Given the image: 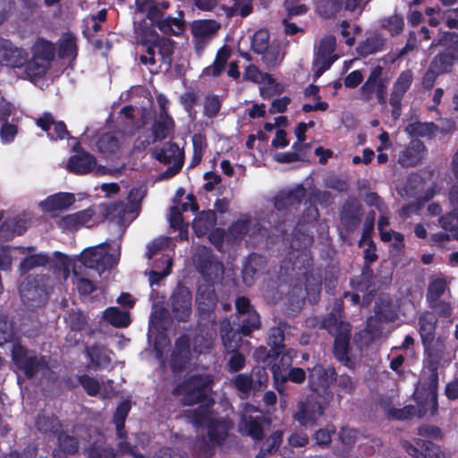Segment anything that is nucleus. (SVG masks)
Returning <instances> with one entry per match:
<instances>
[{
  "label": "nucleus",
  "mask_w": 458,
  "mask_h": 458,
  "mask_svg": "<svg viewBox=\"0 0 458 458\" xmlns=\"http://www.w3.org/2000/svg\"><path fill=\"white\" fill-rule=\"evenodd\" d=\"M0 48L3 51L2 61L6 66L25 68L30 61L27 51L15 47L9 39L1 38Z\"/></svg>",
  "instance_id": "4be33fe9"
},
{
  "label": "nucleus",
  "mask_w": 458,
  "mask_h": 458,
  "mask_svg": "<svg viewBox=\"0 0 458 458\" xmlns=\"http://www.w3.org/2000/svg\"><path fill=\"white\" fill-rule=\"evenodd\" d=\"M427 152V148L422 140H411L403 150V166L419 165L425 159Z\"/></svg>",
  "instance_id": "cd10ccee"
},
{
  "label": "nucleus",
  "mask_w": 458,
  "mask_h": 458,
  "mask_svg": "<svg viewBox=\"0 0 458 458\" xmlns=\"http://www.w3.org/2000/svg\"><path fill=\"white\" fill-rule=\"evenodd\" d=\"M439 44L446 47L452 53L437 55L430 64L440 73H444L448 72L453 65L454 58H458V35L454 32L445 31L439 38Z\"/></svg>",
  "instance_id": "4468645a"
},
{
  "label": "nucleus",
  "mask_w": 458,
  "mask_h": 458,
  "mask_svg": "<svg viewBox=\"0 0 458 458\" xmlns=\"http://www.w3.org/2000/svg\"><path fill=\"white\" fill-rule=\"evenodd\" d=\"M448 288V282L443 276H437L430 280L427 290V301H435L440 300V297Z\"/></svg>",
  "instance_id": "8fccbe9b"
},
{
  "label": "nucleus",
  "mask_w": 458,
  "mask_h": 458,
  "mask_svg": "<svg viewBox=\"0 0 458 458\" xmlns=\"http://www.w3.org/2000/svg\"><path fill=\"white\" fill-rule=\"evenodd\" d=\"M384 43V38L380 35L375 34L360 42L356 50L360 55L368 56L381 51L383 49Z\"/></svg>",
  "instance_id": "a19ab883"
},
{
  "label": "nucleus",
  "mask_w": 458,
  "mask_h": 458,
  "mask_svg": "<svg viewBox=\"0 0 458 458\" xmlns=\"http://www.w3.org/2000/svg\"><path fill=\"white\" fill-rule=\"evenodd\" d=\"M169 306L176 321L188 322L192 311V294L190 289L185 285L178 284L170 295Z\"/></svg>",
  "instance_id": "9b49d317"
},
{
  "label": "nucleus",
  "mask_w": 458,
  "mask_h": 458,
  "mask_svg": "<svg viewBox=\"0 0 458 458\" xmlns=\"http://www.w3.org/2000/svg\"><path fill=\"white\" fill-rule=\"evenodd\" d=\"M271 371L274 380V386L280 394H283L285 392L284 385L288 381L301 385L308 377L306 371L299 367H293L286 370L285 369H282L279 365L274 363L271 366Z\"/></svg>",
  "instance_id": "f3484780"
},
{
  "label": "nucleus",
  "mask_w": 458,
  "mask_h": 458,
  "mask_svg": "<svg viewBox=\"0 0 458 458\" xmlns=\"http://www.w3.org/2000/svg\"><path fill=\"white\" fill-rule=\"evenodd\" d=\"M71 331L81 332L88 324L86 316L81 310H72L65 318Z\"/></svg>",
  "instance_id": "052dcab7"
},
{
  "label": "nucleus",
  "mask_w": 458,
  "mask_h": 458,
  "mask_svg": "<svg viewBox=\"0 0 458 458\" xmlns=\"http://www.w3.org/2000/svg\"><path fill=\"white\" fill-rule=\"evenodd\" d=\"M336 59L337 55H334L332 58H324L316 55L312 64L313 80L317 81L326 71L329 70Z\"/></svg>",
  "instance_id": "338daca9"
},
{
  "label": "nucleus",
  "mask_w": 458,
  "mask_h": 458,
  "mask_svg": "<svg viewBox=\"0 0 458 458\" xmlns=\"http://www.w3.org/2000/svg\"><path fill=\"white\" fill-rule=\"evenodd\" d=\"M55 44L43 37H38L30 47V58L28 62L24 74L26 78L35 83L43 79L52 66L55 58Z\"/></svg>",
  "instance_id": "39448f33"
},
{
  "label": "nucleus",
  "mask_w": 458,
  "mask_h": 458,
  "mask_svg": "<svg viewBox=\"0 0 458 458\" xmlns=\"http://www.w3.org/2000/svg\"><path fill=\"white\" fill-rule=\"evenodd\" d=\"M55 44L56 47L55 55H57L60 60L66 61L70 65H72L79 54L76 36L70 30H67Z\"/></svg>",
  "instance_id": "5701e85b"
},
{
  "label": "nucleus",
  "mask_w": 458,
  "mask_h": 458,
  "mask_svg": "<svg viewBox=\"0 0 458 458\" xmlns=\"http://www.w3.org/2000/svg\"><path fill=\"white\" fill-rule=\"evenodd\" d=\"M229 57L230 51L225 47H220L216 52L214 62L203 70L202 74L214 78L218 77L225 70Z\"/></svg>",
  "instance_id": "f704fd0d"
},
{
  "label": "nucleus",
  "mask_w": 458,
  "mask_h": 458,
  "mask_svg": "<svg viewBox=\"0 0 458 458\" xmlns=\"http://www.w3.org/2000/svg\"><path fill=\"white\" fill-rule=\"evenodd\" d=\"M114 449L106 444L91 443L88 449V458H115Z\"/></svg>",
  "instance_id": "13d9d810"
},
{
  "label": "nucleus",
  "mask_w": 458,
  "mask_h": 458,
  "mask_svg": "<svg viewBox=\"0 0 458 458\" xmlns=\"http://www.w3.org/2000/svg\"><path fill=\"white\" fill-rule=\"evenodd\" d=\"M336 47V39L334 36H326L320 42L316 53L318 57L332 58Z\"/></svg>",
  "instance_id": "0e129e2a"
},
{
  "label": "nucleus",
  "mask_w": 458,
  "mask_h": 458,
  "mask_svg": "<svg viewBox=\"0 0 458 458\" xmlns=\"http://www.w3.org/2000/svg\"><path fill=\"white\" fill-rule=\"evenodd\" d=\"M238 432L255 441H261L265 437L263 418L259 416L242 415L238 424Z\"/></svg>",
  "instance_id": "a878e982"
},
{
  "label": "nucleus",
  "mask_w": 458,
  "mask_h": 458,
  "mask_svg": "<svg viewBox=\"0 0 458 458\" xmlns=\"http://www.w3.org/2000/svg\"><path fill=\"white\" fill-rule=\"evenodd\" d=\"M174 126L175 123L173 117L165 118L158 115L150 127L154 141L159 142L168 138L174 133Z\"/></svg>",
  "instance_id": "72a5a7b5"
},
{
  "label": "nucleus",
  "mask_w": 458,
  "mask_h": 458,
  "mask_svg": "<svg viewBox=\"0 0 458 458\" xmlns=\"http://www.w3.org/2000/svg\"><path fill=\"white\" fill-rule=\"evenodd\" d=\"M324 406L313 398H307L304 402L298 404V411L294 414V419L304 427H311L317 424V421L324 416Z\"/></svg>",
  "instance_id": "a211bd4d"
},
{
  "label": "nucleus",
  "mask_w": 458,
  "mask_h": 458,
  "mask_svg": "<svg viewBox=\"0 0 458 458\" xmlns=\"http://www.w3.org/2000/svg\"><path fill=\"white\" fill-rule=\"evenodd\" d=\"M239 329L234 331L231 327L230 323L227 322L225 325H222L220 327V337L224 347L227 352L237 349L238 344L236 337L239 335Z\"/></svg>",
  "instance_id": "5fc2aeb1"
},
{
  "label": "nucleus",
  "mask_w": 458,
  "mask_h": 458,
  "mask_svg": "<svg viewBox=\"0 0 458 458\" xmlns=\"http://www.w3.org/2000/svg\"><path fill=\"white\" fill-rule=\"evenodd\" d=\"M424 185L425 181L419 174L412 173L407 177L404 191L411 199L408 203H403V217L417 213L424 202L428 201L436 195L435 184L423 191Z\"/></svg>",
  "instance_id": "0eeeda50"
},
{
  "label": "nucleus",
  "mask_w": 458,
  "mask_h": 458,
  "mask_svg": "<svg viewBox=\"0 0 458 458\" xmlns=\"http://www.w3.org/2000/svg\"><path fill=\"white\" fill-rule=\"evenodd\" d=\"M35 426L39 432L53 435L57 434L62 428L58 418L54 414H38L35 421Z\"/></svg>",
  "instance_id": "ea45409f"
},
{
  "label": "nucleus",
  "mask_w": 458,
  "mask_h": 458,
  "mask_svg": "<svg viewBox=\"0 0 458 458\" xmlns=\"http://www.w3.org/2000/svg\"><path fill=\"white\" fill-rule=\"evenodd\" d=\"M76 201L75 195L71 192H57L47 196L39 206L45 212L64 211Z\"/></svg>",
  "instance_id": "bb28decb"
},
{
  "label": "nucleus",
  "mask_w": 458,
  "mask_h": 458,
  "mask_svg": "<svg viewBox=\"0 0 458 458\" xmlns=\"http://www.w3.org/2000/svg\"><path fill=\"white\" fill-rule=\"evenodd\" d=\"M216 447L220 446L215 445V444L211 443L208 438L201 437L193 444V456L195 458H211L215 454Z\"/></svg>",
  "instance_id": "603ef678"
},
{
  "label": "nucleus",
  "mask_w": 458,
  "mask_h": 458,
  "mask_svg": "<svg viewBox=\"0 0 458 458\" xmlns=\"http://www.w3.org/2000/svg\"><path fill=\"white\" fill-rule=\"evenodd\" d=\"M335 386L336 395L340 402L344 394H351L355 389V382L352 377L345 373L338 375L336 373V379H333V384Z\"/></svg>",
  "instance_id": "49530a36"
},
{
  "label": "nucleus",
  "mask_w": 458,
  "mask_h": 458,
  "mask_svg": "<svg viewBox=\"0 0 458 458\" xmlns=\"http://www.w3.org/2000/svg\"><path fill=\"white\" fill-rule=\"evenodd\" d=\"M216 215L214 210H207L199 213L198 219L193 223V229L198 236L205 234L216 223Z\"/></svg>",
  "instance_id": "a18cd8bd"
},
{
  "label": "nucleus",
  "mask_w": 458,
  "mask_h": 458,
  "mask_svg": "<svg viewBox=\"0 0 458 458\" xmlns=\"http://www.w3.org/2000/svg\"><path fill=\"white\" fill-rule=\"evenodd\" d=\"M95 215L92 208H86L78 212L62 216L57 225L60 228L68 231H77L87 225Z\"/></svg>",
  "instance_id": "c756f323"
},
{
  "label": "nucleus",
  "mask_w": 458,
  "mask_h": 458,
  "mask_svg": "<svg viewBox=\"0 0 458 458\" xmlns=\"http://www.w3.org/2000/svg\"><path fill=\"white\" fill-rule=\"evenodd\" d=\"M319 218V212L316 205L310 204L301 213L296 227L293 229V242L292 246L296 242H301L305 248L308 244H310L313 238L309 233L301 232L299 227L306 225L313 226Z\"/></svg>",
  "instance_id": "aec40b11"
},
{
  "label": "nucleus",
  "mask_w": 458,
  "mask_h": 458,
  "mask_svg": "<svg viewBox=\"0 0 458 458\" xmlns=\"http://www.w3.org/2000/svg\"><path fill=\"white\" fill-rule=\"evenodd\" d=\"M269 30H255L251 37V48L257 54H264L269 47Z\"/></svg>",
  "instance_id": "4d7b16f0"
},
{
  "label": "nucleus",
  "mask_w": 458,
  "mask_h": 458,
  "mask_svg": "<svg viewBox=\"0 0 458 458\" xmlns=\"http://www.w3.org/2000/svg\"><path fill=\"white\" fill-rule=\"evenodd\" d=\"M97 147L102 154L113 155L119 150L120 142L115 135L105 133L98 138Z\"/></svg>",
  "instance_id": "de8ad7c7"
},
{
  "label": "nucleus",
  "mask_w": 458,
  "mask_h": 458,
  "mask_svg": "<svg viewBox=\"0 0 458 458\" xmlns=\"http://www.w3.org/2000/svg\"><path fill=\"white\" fill-rule=\"evenodd\" d=\"M99 30H83L84 35L88 38L89 43L95 51H98L102 55L106 56L112 48V43L105 38L104 35H98Z\"/></svg>",
  "instance_id": "79ce46f5"
},
{
  "label": "nucleus",
  "mask_w": 458,
  "mask_h": 458,
  "mask_svg": "<svg viewBox=\"0 0 458 458\" xmlns=\"http://www.w3.org/2000/svg\"><path fill=\"white\" fill-rule=\"evenodd\" d=\"M262 256L252 253L248 257L247 262L242 268V281L247 286H251L255 281V276L258 274L256 265L262 261Z\"/></svg>",
  "instance_id": "c03bdc74"
},
{
  "label": "nucleus",
  "mask_w": 458,
  "mask_h": 458,
  "mask_svg": "<svg viewBox=\"0 0 458 458\" xmlns=\"http://www.w3.org/2000/svg\"><path fill=\"white\" fill-rule=\"evenodd\" d=\"M384 320L374 314L368 318L366 327L354 335V342L359 348L368 347L382 335V323Z\"/></svg>",
  "instance_id": "b1692460"
},
{
  "label": "nucleus",
  "mask_w": 458,
  "mask_h": 458,
  "mask_svg": "<svg viewBox=\"0 0 458 458\" xmlns=\"http://www.w3.org/2000/svg\"><path fill=\"white\" fill-rule=\"evenodd\" d=\"M252 374H238L233 379V387L241 394L248 396L253 388Z\"/></svg>",
  "instance_id": "680f3d73"
},
{
  "label": "nucleus",
  "mask_w": 458,
  "mask_h": 458,
  "mask_svg": "<svg viewBox=\"0 0 458 458\" xmlns=\"http://www.w3.org/2000/svg\"><path fill=\"white\" fill-rule=\"evenodd\" d=\"M389 225V218L386 216L381 215L377 220V230L379 232L380 240L384 242H388L392 240L393 235L396 242H401V233L394 232L393 230H386Z\"/></svg>",
  "instance_id": "bf43d9fd"
},
{
  "label": "nucleus",
  "mask_w": 458,
  "mask_h": 458,
  "mask_svg": "<svg viewBox=\"0 0 458 458\" xmlns=\"http://www.w3.org/2000/svg\"><path fill=\"white\" fill-rule=\"evenodd\" d=\"M286 324L280 322L278 326L274 327L270 329L267 344L271 347V352L276 356H279L284 350V329Z\"/></svg>",
  "instance_id": "58836bf2"
},
{
  "label": "nucleus",
  "mask_w": 458,
  "mask_h": 458,
  "mask_svg": "<svg viewBox=\"0 0 458 458\" xmlns=\"http://www.w3.org/2000/svg\"><path fill=\"white\" fill-rule=\"evenodd\" d=\"M12 360L27 379H33L40 371L48 369L44 356L21 344L13 345Z\"/></svg>",
  "instance_id": "6e6552de"
},
{
  "label": "nucleus",
  "mask_w": 458,
  "mask_h": 458,
  "mask_svg": "<svg viewBox=\"0 0 458 458\" xmlns=\"http://www.w3.org/2000/svg\"><path fill=\"white\" fill-rule=\"evenodd\" d=\"M441 227L450 232V235L454 240L458 241V211L452 210L438 219Z\"/></svg>",
  "instance_id": "6e6d98bb"
},
{
  "label": "nucleus",
  "mask_w": 458,
  "mask_h": 458,
  "mask_svg": "<svg viewBox=\"0 0 458 458\" xmlns=\"http://www.w3.org/2000/svg\"><path fill=\"white\" fill-rule=\"evenodd\" d=\"M343 301L338 300L333 310L323 319V326L327 331L335 335L333 352L336 360L347 368L353 367L350 358V324L343 320Z\"/></svg>",
  "instance_id": "20e7f679"
},
{
  "label": "nucleus",
  "mask_w": 458,
  "mask_h": 458,
  "mask_svg": "<svg viewBox=\"0 0 458 458\" xmlns=\"http://www.w3.org/2000/svg\"><path fill=\"white\" fill-rule=\"evenodd\" d=\"M49 261L50 258L47 253L32 254L21 260L20 263V271L25 274L35 267L46 266Z\"/></svg>",
  "instance_id": "09e8293b"
},
{
  "label": "nucleus",
  "mask_w": 458,
  "mask_h": 458,
  "mask_svg": "<svg viewBox=\"0 0 458 458\" xmlns=\"http://www.w3.org/2000/svg\"><path fill=\"white\" fill-rule=\"evenodd\" d=\"M136 43L145 51L147 55H141L139 58L140 62L145 65L156 64V49L162 57V61L171 62L174 54V43L172 39L159 36L157 30H135Z\"/></svg>",
  "instance_id": "423d86ee"
},
{
  "label": "nucleus",
  "mask_w": 458,
  "mask_h": 458,
  "mask_svg": "<svg viewBox=\"0 0 458 458\" xmlns=\"http://www.w3.org/2000/svg\"><path fill=\"white\" fill-rule=\"evenodd\" d=\"M218 299L215 291L214 284H204L198 287L196 294V302L201 313L209 314L216 307Z\"/></svg>",
  "instance_id": "7c9ffc66"
},
{
  "label": "nucleus",
  "mask_w": 458,
  "mask_h": 458,
  "mask_svg": "<svg viewBox=\"0 0 458 458\" xmlns=\"http://www.w3.org/2000/svg\"><path fill=\"white\" fill-rule=\"evenodd\" d=\"M214 382L215 377L212 374H193L175 386L172 394L182 396L181 403L184 406L201 404L204 409H209L215 403L212 397Z\"/></svg>",
  "instance_id": "f257e3e1"
},
{
  "label": "nucleus",
  "mask_w": 458,
  "mask_h": 458,
  "mask_svg": "<svg viewBox=\"0 0 458 458\" xmlns=\"http://www.w3.org/2000/svg\"><path fill=\"white\" fill-rule=\"evenodd\" d=\"M108 245L107 242H104L84 249L80 255L82 265L99 273L113 268L117 264V259L106 250V247Z\"/></svg>",
  "instance_id": "9d476101"
},
{
  "label": "nucleus",
  "mask_w": 458,
  "mask_h": 458,
  "mask_svg": "<svg viewBox=\"0 0 458 458\" xmlns=\"http://www.w3.org/2000/svg\"><path fill=\"white\" fill-rule=\"evenodd\" d=\"M184 154L177 143L173 141L165 142L162 148H154L151 150V157L164 165H170L174 162L180 155Z\"/></svg>",
  "instance_id": "2f4dec72"
},
{
  "label": "nucleus",
  "mask_w": 458,
  "mask_h": 458,
  "mask_svg": "<svg viewBox=\"0 0 458 458\" xmlns=\"http://www.w3.org/2000/svg\"><path fill=\"white\" fill-rule=\"evenodd\" d=\"M350 286L353 291L363 293L362 307L370 305L377 291L374 272L370 266L364 264L360 274L351 278Z\"/></svg>",
  "instance_id": "2eb2a0df"
},
{
  "label": "nucleus",
  "mask_w": 458,
  "mask_h": 458,
  "mask_svg": "<svg viewBox=\"0 0 458 458\" xmlns=\"http://www.w3.org/2000/svg\"><path fill=\"white\" fill-rule=\"evenodd\" d=\"M419 324L420 334L425 350L428 352L430 357H433V351H430L429 346L435 338L437 318L434 313L425 312L420 315L419 318Z\"/></svg>",
  "instance_id": "c85d7f7f"
},
{
  "label": "nucleus",
  "mask_w": 458,
  "mask_h": 458,
  "mask_svg": "<svg viewBox=\"0 0 458 458\" xmlns=\"http://www.w3.org/2000/svg\"><path fill=\"white\" fill-rule=\"evenodd\" d=\"M222 101L216 95H208L204 101V115L208 118H215L220 112Z\"/></svg>",
  "instance_id": "774afa93"
},
{
  "label": "nucleus",
  "mask_w": 458,
  "mask_h": 458,
  "mask_svg": "<svg viewBox=\"0 0 458 458\" xmlns=\"http://www.w3.org/2000/svg\"><path fill=\"white\" fill-rule=\"evenodd\" d=\"M198 102V94L193 91H186L180 97V103L182 106L184 111L189 114L191 119L196 118V110L194 106Z\"/></svg>",
  "instance_id": "69168bd1"
},
{
  "label": "nucleus",
  "mask_w": 458,
  "mask_h": 458,
  "mask_svg": "<svg viewBox=\"0 0 458 458\" xmlns=\"http://www.w3.org/2000/svg\"><path fill=\"white\" fill-rule=\"evenodd\" d=\"M250 225L251 219L249 216L232 223L226 231V241L235 242L242 240L250 233Z\"/></svg>",
  "instance_id": "c9c22d12"
},
{
  "label": "nucleus",
  "mask_w": 458,
  "mask_h": 458,
  "mask_svg": "<svg viewBox=\"0 0 458 458\" xmlns=\"http://www.w3.org/2000/svg\"><path fill=\"white\" fill-rule=\"evenodd\" d=\"M405 131L411 136L432 138L438 131V124L433 122L421 123L414 121L406 126Z\"/></svg>",
  "instance_id": "4c0bfd02"
},
{
  "label": "nucleus",
  "mask_w": 458,
  "mask_h": 458,
  "mask_svg": "<svg viewBox=\"0 0 458 458\" xmlns=\"http://www.w3.org/2000/svg\"><path fill=\"white\" fill-rule=\"evenodd\" d=\"M307 191L302 183L289 190H282L274 198V207L278 211H284L292 207H298L306 197Z\"/></svg>",
  "instance_id": "412c9836"
},
{
  "label": "nucleus",
  "mask_w": 458,
  "mask_h": 458,
  "mask_svg": "<svg viewBox=\"0 0 458 458\" xmlns=\"http://www.w3.org/2000/svg\"><path fill=\"white\" fill-rule=\"evenodd\" d=\"M193 260L197 270L203 276H211L214 274V255L210 249L204 246L199 248Z\"/></svg>",
  "instance_id": "473e14b6"
},
{
  "label": "nucleus",
  "mask_w": 458,
  "mask_h": 458,
  "mask_svg": "<svg viewBox=\"0 0 458 458\" xmlns=\"http://www.w3.org/2000/svg\"><path fill=\"white\" fill-rule=\"evenodd\" d=\"M308 381L310 389L312 392L322 390L327 398H333V393L330 391V386L333 379H336V370L333 366L325 368L321 364H317L311 369H308Z\"/></svg>",
  "instance_id": "ddd939ff"
},
{
  "label": "nucleus",
  "mask_w": 458,
  "mask_h": 458,
  "mask_svg": "<svg viewBox=\"0 0 458 458\" xmlns=\"http://www.w3.org/2000/svg\"><path fill=\"white\" fill-rule=\"evenodd\" d=\"M103 318L117 328L127 327L131 324L130 313L118 307H108L104 311Z\"/></svg>",
  "instance_id": "e433bc0d"
},
{
  "label": "nucleus",
  "mask_w": 458,
  "mask_h": 458,
  "mask_svg": "<svg viewBox=\"0 0 458 458\" xmlns=\"http://www.w3.org/2000/svg\"><path fill=\"white\" fill-rule=\"evenodd\" d=\"M78 383L89 396H97L100 392V383L98 379L88 374H82L77 377Z\"/></svg>",
  "instance_id": "e2e57ef3"
},
{
  "label": "nucleus",
  "mask_w": 458,
  "mask_h": 458,
  "mask_svg": "<svg viewBox=\"0 0 458 458\" xmlns=\"http://www.w3.org/2000/svg\"><path fill=\"white\" fill-rule=\"evenodd\" d=\"M362 215V206L357 199L349 197L344 200L339 211V219L347 234L360 226Z\"/></svg>",
  "instance_id": "dca6fc26"
},
{
  "label": "nucleus",
  "mask_w": 458,
  "mask_h": 458,
  "mask_svg": "<svg viewBox=\"0 0 458 458\" xmlns=\"http://www.w3.org/2000/svg\"><path fill=\"white\" fill-rule=\"evenodd\" d=\"M242 317L239 332L243 336H250L254 331L260 328L261 320L257 311H250V313L242 315Z\"/></svg>",
  "instance_id": "37998d69"
},
{
  "label": "nucleus",
  "mask_w": 458,
  "mask_h": 458,
  "mask_svg": "<svg viewBox=\"0 0 458 458\" xmlns=\"http://www.w3.org/2000/svg\"><path fill=\"white\" fill-rule=\"evenodd\" d=\"M184 417L197 428H205L207 438L215 445L222 446L233 428V421L228 417H216L209 409L199 406L184 411Z\"/></svg>",
  "instance_id": "7ed1b4c3"
},
{
  "label": "nucleus",
  "mask_w": 458,
  "mask_h": 458,
  "mask_svg": "<svg viewBox=\"0 0 458 458\" xmlns=\"http://www.w3.org/2000/svg\"><path fill=\"white\" fill-rule=\"evenodd\" d=\"M437 386L438 374L436 367L429 369V372L424 375L423 381L417 386L413 400L415 404L403 407V420L419 418L421 419L428 412L435 416L437 412Z\"/></svg>",
  "instance_id": "f03ea898"
},
{
  "label": "nucleus",
  "mask_w": 458,
  "mask_h": 458,
  "mask_svg": "<svg viewBox=\"0 0 458 458\" xmlns=\"http://www.w3.org/2000/svg\"><path fill=\"white\" fill-rule=\"evenodd\" d=\"M343 0H319L317 4V12L325 19L335 17L342 9Z\"/></svg>",
  "instance_id": "3c124183"
},
{
  "label": "nucleus",
  "mask_w": 458,
  "mask_h": 458,
  "mask_svg": "<svg viewBox=\"0 0 458 458\" xmlns=\"http://www.w3.org/2000/svg\"><path fill=\"white\" fill-rule=\"evenodd\" d=\"M97 165L96 157L83 150H78L67 162V170L74 174H87L92 172Z\"/></svg>",
  "instance_id": "393cba45"
},
{
  "label": "nucleus",
  "mask_w": 458,
  "mask_h": 458,
  "mask_svg": "<svg viewBox=\"0 0 458 458\" xmlns=\"http://www.w3.org/2000/svg\"><path fill=\"white\" fill-rule=\"evenodd\" d=\"M142 198L140 190L133 188L130 191L128 196L129 202L121 200L105 205L104 216L106 219L116 222L120 226H123L129 221L127 216L137 212Z\"/></svg>",
  "instance_id": "1a4fd4ad"
},
{
  "label": "nucleus",
  "mask_w": 458,
  "mask_h": 458,
  "mask_svg": "<svg viewBox=\"0 0 458 458\" xmlns=\"http://www.w3.org/2000/svg\"><path fill=\"white\" fill-rule=\"evenodd\" d=\"M382 67L375 66L366 81L360 89V98L363 101H369L376 96L379 104L386 102L387 81L382 78Z\"/></svg>",
  "instance_id": "f8f14e48"
},
{
  "label": "nucleus",
  "mask_w": 458,
  "mask_h": 458,
  "mask_svg": "<svg viewBox=\"0 0 458 458\" xmlns=\"http://www.w3.org/2000/svg\"><path fill=\"white\" fill-rule=\"evenodd\" d=\"M375 314L378 316L384 322H393L397 318V312L392 303L391 300L385 301L380 299L376 302Z\"/></svg>",
  "instance_id": "864d4df0"
},
{
  "label": "nucleus",
  "mask_w": 458,
  "mask_h": 458,
  "mask_svg": "<svg viewBox=\"0 0 458 458\" xmlns=\"http://www.w3.org/2000/svg\"><path fill=\"white\" fill-rule=\"evenodd\" d=\"M191 340L187 335L179 336L171 353L170 368L174 373L182 372L191 360Z\"/></svg>",
  "instance_id": "6ab92c4d"
}]
</instances>
